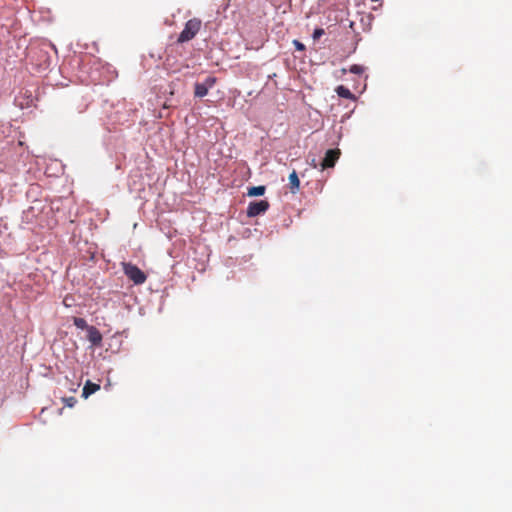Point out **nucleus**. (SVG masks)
Instances as JSON below:
<instances>
[{
  "label": "nucleus",
  "mask_w": 512,
  "mask_h": 512,
  "mask_svg": "<svg viewBox=\"0 0 512 512\" xmlns=\"http://www.w3.org/2000/svg\"><path fill=\"white\" fill-rule=\"evenodd\" d=\"M265 193V186H254L248 189L249 196H261Z\"/></svg>",
  "instance_id": "10"
},
{
  "label": "nucleus",
  "mask_w": 512,
  "mask_h": 512,
  "mask_svg": "<svg viewBox=\"0 0 512 512\" xmlns=\"http://www.w3.org/2000/svg\"><path fill=\"white\" fill-rule=\"evenodd\" d=\"M228 6H229V2L225 3V5L223 7V11L227 10Z\"/></svg>",
  "instance_id": "16"
},
{
  "label": "nucleus",
  "mask_w": 512,
  "mask_h": 512,
  "mask_svg": "<svg viewBox=\"0 0 512 512\" xmlns=\"http://www.w3.org/2000/svg\"><path fill=\"white\" fill-rule=\"evenodd\" d=\"M322 35H324V30L322 28H317L313 32V39L318 40Z\"/></svg>",
  "instance_id": "14"
},
{
  "label": "nucleus",
  "mask_w": 512,
  "mask_h": 512,
  "mask_svg": "<svg viewBox=\"0 0 512 512\" xmlns=\"http://www.w3.org/2000/svg\"><path fill=\"white\" fill-rule=\"evenodd\" d=\"M100 389V385L87 380L82 390V397L88 398L90 395Z\"/></svg>",
  "instance_id": "7"
},
{
  "label": "nucleus",
  "mask_w": 512,
  "mask_h": 512,
  "mask_svg": "<svg viewBox=\"0 0 512 512\" xmlns=\"http://www.w3.org/2000/svg\"><path fill=\"white\" fill-rule=\"evenodd\" d=\"M269 208L267 200L253 201L250 202L247 208V215L249 217H256L262 213H265Z\"/></svg>",
  "instance_id": "3"
},
{
  "label": "nucleus",
  "mask_w": 512,
  "mask_h": 512,
  "mask_svg": "<svg viewBox=\"0 0 512 512\" xmlns=\"http://www.w3.org/2000/svg\"><path fill=\"white\" fill-rule=\"evenodd\" d=\"M342 73H343V74H345V73H346V69H345V68H343V69H342Z\"/></svg>",
  "instance_id": "17"
},
{
  "label": "nucleus",
  "mask_w": 512,
  "mask_h": 512,
  "mask_svg": "<svg viewBox=\"0 0 512 512\" xmlns=\"http://www.w3.org/2000/svg\"><path fill=\"white\" fill-rule=\"evenodd\" d=\"M349 71L356 75H362L365 71V68L361 65L354 64L349 68Z\"/></svg>",
  "instance_id": "12"
},
{
  "label": "nucleus",
  "mask_w": 512,
  "mask_h": 512,
  "mask_svg": "<svg viewBox=\"0 0 512 512\" xmlns=\"http://www.w3.org/2000/svg\"><path fill=\"white\" fill-rule=\"evenodd\" d=\"M340 155L341 152L338 148L327 150L325 153V157L321 162V169L324 170L326 168L334 167Z\"/></svg>",
  "instance_id": "5"
},
{
  "label": "nucleus",
  "mask_w": 512,
  "mask_h": 512,
  "mask_svg": "<svg viewBox=\"0 0 512 512\" xmlns=\"http://www.w3.org/2000/svg\"><path fill=\"white\" fill-rule=\"evenodd\" d=\"M336 93L338 94V96L345 98V99H349V100L355 99V96L351 93V91L343 85H340L336 88Z\"/></svg>",
  "instance_id": "9"
},
{
  "label": "nucleus",
  "mask_w": 512,
  "mask_h": 512,
  "mask_svg": "<svg viewBox=\"0 0 512 512\" xmlns=\"http://www.w3.org/2000/svg\"><path fill=\"white\" fill-rule=\"evenodd\" d=\"M73 323L79 329H86L87 330V328L90 327L87 324L86 320L84 318H80V317H74L73 318Z\"/></svg>",
  "instance_id": "11"
},
{
  "label": "nucleus",
  "mask_w": 512,
  "mask_h": 512,
  "mask_svg": "<svg viewBox=\"0 0 512 512\" xmlns=\"http://www.w3.org/2000/svg\"><path fill=\"white\" fill-rule=\"evenodd\" d=\"M295 44H296V46H297V48H298V49H300V50H301V49H304L303 44H301L300 42L295 41Z\"/></svg>",
  "instance_id": "15"
},
{
  "label": "nucleus",
  "mask_w": 512,
  "mask_h": 512,
  "mask_svg": "<svg viewBox=\"0 0 512 512\" xmlns=\"http://www.w3.org/2000/svg\"><path fill=\"white\" fill-rule=\"evenodd\" d=\"M123 272L135 285H141L145 283L147 276L146 274L136 265L130 262L122 263Z\"/></svg>",
  "instance_id": "2"
},
{
  "label": "nucleus",
  "mask_w": 512,
  "mask_h": 512,
  "mask_svg": "<svg viewBox=\"0 0 512 512\" xmlns=\"http://www.w3.org/2000/svg\"><path fill=\"white\" fill-rule=\"evenodd\" d=\"M289 186L292 193H297L300 187V180L295 170L289 175Z\"/></svg>",
  "instance_id": "8"
},
{
  "label": "nucleus",
  "mask_w": 512,
  "mask_h": 512,
  "mask_svg": "<svg viewBox=\"0 0 512 512\" xmlns=\"http://www.w3.org/2000/svg\"><path fill=\"white\" fill-rule=\"evenodd\" d=\"M62 401L65 404V406L70 407V408L74 407L75 404L77 403V399L75 397H72V396L71 397H64V398H62Z\"/></svg>",
  "instance_id": "13"
},
{
  "label": "nucleus",
  "mask_w": 512,
  "mask_h": 512,
  "mask_svg": "<svg viewBox=\"0 0 512 512\" xmlns=\"http://www.w3.org/2000/svg\"><path fill=\"white\" fill-rule=\"evenodd\" d=\"M216 83L215 77H207L203 83H195L194 94L196 97H204L208 94L210 88Z\"/></svg>",
  "instance_id": "4"
},
{
  "label": "nucleus",
  "mask_w": 512,
  "mask_h": 512,
  "mask_svg": "<svg viewBox=\"0 0 512 512\" xmlns=\"http://www.w3.org/2000/svg\"><path fill=\"white\" fill-rule=\"evenodd\" d=\"M87 338L91 342L93 346H101L102 344V334L95 326H90L87 328Z\"/></svg>",
  "instance_id": "6"
},
{
  "label": "nucleus",
  "mask_w": 512,
  "mask_h": 512,
  "mask_svg": "<svg viewBox=\"0 0 512 512\" xmlns=\"http://www.w3.org/2000/svg\"><path fill=\"white\" fill-rule=\"evenodd\" d=\"M202 22L198 18H192L188 20L185 24L184 29L180 33L177 42L184 43L192 40L201 28Z\"/></svg>",
  "instance_id": "1"
}]
</instances>
